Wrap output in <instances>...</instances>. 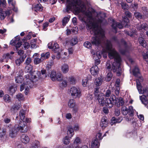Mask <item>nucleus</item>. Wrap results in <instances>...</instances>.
<instances>
[{"label":"nucleus","mask_w":148,"mask_h":148,"mask_svg":"<svg viewBox=\"0 0 148 148\" xmlns=\"http://www.w3.org/2000/svg\"><path fill=\"white\" fill-rule=\"evenodd\" d=\"M88 17V19L87 20L83 18L82 19L87 23V29L90 30L91 34L95 36L92 38V43L97 46L100 45L102 47L105 48L106 49L103 50V56L104 58H107L108 53L109 58L111 59L114 58V61L112 64L113 71L114 72H116L117 75L119 76L121 73L120 66L121 61V58L118 53L113 48L110 42L106 40L104 32L101 27V25L105 24L106 20L103 18L100 19L94 18L92 15Z\"/></svg>","instance_id":"obj_1"},{"label":"nucleus","mask_w":148,"mask_h":148,"mask_svg":"<svg viewBox=\"0 0 148 148\" xmlns=\"http://www.w3.org/2000/svg\"><path fill=\"white\" fill-rule=\"evenodd\" d=\"M50 3L53 4L55 3L57 0H49ZM66 10L67 12L70 10H74L77 13L80 12L83 13V15H79V18L82 20V18H83L87 20L88 19V16H92V12L89 10H86L85 5L81 4L80 0H66Z\"/></svg>","instance_id":"obj_2"},{"label":"nucleus","mask_w":148,"mask_h":148,"mask_svg":"<svg viewBox=\"0 0 148 148\" xmlns=\"http://www.w3.org/2000/svg\"><path fill=\"white\" fill-rule=\"evenodd\" d=\"M25 111L22 110H21L19 113V116L21 121H18V124H16L13 129L10 130L9 135L11 138L15 137L18 131L21 132L25 133L28 130V127L26 123L23 121L25 117Z\"/></svg>","instance_id":"obj_3"},{"label":"nucleus","mask_w":148,"mask_h":148,"mask_svg":"<svg viewBox=\"0 0 148 148\" xmlns=\"http://www.w3.org/2000/svg\"><path fill=\"white\" fill-rule=\"evenodd\" d=\"M117 107L122 106L124 103L123 99L121 97L116 98L114 95H112L110 98H106L105 105L109 108L113 107L114 103Z\"/></svg>","instance_id":"obj_4"},{"label":"nucleus","mask_w":148,"mask_h":148,"mask_svg":"<svg viewBox=\"0 0 148 148\" xmlns=\"http://www.w3.org/2000/svg\"><path fill=\"white\" fill-rule=\"evenodd\" d=\"M25 77L26 79L25 80V81L20 86V91H22L25 88V95H27L29 90V86L30 87V84L35 82L32 78H30V76L29 74L26 75Z\"/></svg>","instance_id":"obj_5"},{"label":"nucleus","mask_w":148,"mask_h":148,"mask_svg":"<svg viewBox=\"0 0 148 148\" xmlns=\"http://www.w3.org/2000/svg\"><path fill=\"white\" fill-rule=\"evenodd\" d=\"M123 21H122L121 24L119 23H116L114 20L113 19V23L112 25V27L115 30L116 33L117 32L116 30V27H118L120 29H122L123 26L127 27L128 24L130 22L129 20L126 17L124 16L122 17Z\"/></svg>","instance_id":"obj_6"},{"label":"nucleus","mask_w":148,"mask_h":148,"mask_svg":"<svg viewBox=\"0 0 148 148\" xmlns=\"http://www.w3.org/2000/svg\"><path fill=\"white\" fill-rule=\"evenodd\" d=\"M95 98L97 99L99 104L102 106L105 105V101L104 100V94L99 92V88H95L94 92Z\"/></svg>","instance_id":"obj_7"},{"label":"nucleus","mask_w":148,"mask_h":148,"mask_svg":"<svg viewBox=\"0 0 148 148\" xmlns=\"http://www.w3.org/2000/svg\"><path fill=\"white\" fill-rule=\"evenodd\" d=\"M70 92L71 96L75 99H79L82 96L81 91L78 87L75 86L71 87Z\"/></svg>","instance_id":"obj_8"},{"label":"nucleus","mask_w":148,"mask_h":148,"mask_svg":"<svg viewBox=\"0 0 148 148\" xmlns=\"http://www.w3.org/2000/svg\"><path fill=\"white\" fill-rule=\"evenodd\" d=\"M36 75H32V78L36 82L38 79H43L46 77V71L45 69H43L41 70V73L40 71H37L36 72Z\"/></svg>","instance_id":"obj_9"},{"label":"nucleus","mask_w":148,"mask_h":148,"mask_svg":"<svg viewBox=\"0 0 148 148\" xmlns=\"http://www.w3.org/2000/svg\"><path fill=\"white\" fill-rule=\"evenodd\" d=\"M62 75L60 73H57L54 71H52L50 74V77L51 80L53 81L57 80L60 81L62 79Z\"/></svg>","instance_id":"obj_10"},{"label":"nucleus","mask_w":148,"mask_h":148,"mask_svg":"<svg viewBox=\"0 0 148 148\" xmlns=\"http://www.w3.org/2000/svg\"><path fill=\"white\" fill-rule=\"evenodd\" d=\"M121 112L124 115H126L128 114L131 116L133 115L134 110L133 107L132 106H130L128 109H127L125 106H123L121 109Z\"/></svg>","instance_id":"obj_11"},{"label":"nucleus","mask_w":148,"mask_h":148,"mask_svg":"<svg viewBox=\"0 0 148 148\" xmlns=\"http://www.w3.org/2000/svg\"><path fill=\"white\" fill-rule=\"evenodd\" d=\"M23 72L22 70H20L16 72L15 75V79L16 83H20L23 81Z\"/></svg>","instance_id":"obj_12"},{"label":"nucleus","mask_w":148,"mask_h":148,"mask_svg":"<svg viewBox=\"0 0 148 148\" xmlns=\"http://www.w3.org/2000/svg\"><path fill=\"white\" fill-rule=\"evenodd\" d=\"M133 73V75L136 77H139L138 79H136V81L137 80H140L139 82L140 83V82H143V79L142 77L139 76L140 74L139 71V69L138 67L137 66H135L134 67V69L132 71Z\"/></svg>","instance_id":"obj_13"},{"label":"nucleus","mask_w":148,"mask_h":148,"mask_svg":"<svg viewBox=\"0 0 148 148\" xmlns=\"http://www.w3.org/2000/svg\"><path fill=\"white\" fill-rule=\"evenodd\" d=\"M10 11L9 10L4 11L0 8V19L1 20H3L7 15H9L10 14Z\"/></svg>","instance_id":"obj_14"},{"label":"nucleus","mask_w":148,"mask_h":148,"mask_svg":"<svg viewBox=\"0 0 148 148\" xmlns=\"http://www.w3.org/2000/svg\"><path fill=\"white\" fill-rule=\"evenodd\" d=\"M99 69L98 66L95 65L91 68L90 71L91 74L93 76H95L99 73Z\"/></svg>","instance_id":"obj_15"},{"label":"nucleus","mask_w":148,"mask_h":148,"mask_svg":"<svg viewBox=\"0 0 148 148\" xmlns=\"http://www.w3.org/2000/svg\"><path fill=\"white\" fill-rule=\"evenodd\" d=\"M33 69V67L32 65H26L24 69L25 72L26 73H29L28 74H29L30 76V78H31L32 75H34L33 74H32Z\"/></svg>","instance_id":"obj_16"},{"label":"nucleus","mask_w":148,"mask_h":148,"mask_svg":"<svg viewBox=\"0 0 148 148\" xmlns=\"http://www.w3.org/2000/svg\"><path fill=\"white\" fill-rule=\"evenodd\" d=\"M100 143L98 139H93L91 142V148H99Z\"/></svg>","instance_id":"obj_17"},{"label":"nucleus","mask_w":148,"mask_h":148,"mask_svg":"<svg viewBox=\"0 0 148 148\" xmlns=\"http://www.w3.org/2000/svg\"><path fill=\"white\" fill-rule=\"evenodd\" d=\"M43 8L41 5L40 4H37L36 5H33L32 10L33 11L37 12L38 11H41Z\"/></svg>","instance_id":"obj_18"},{"label":"nucleus","mask_w":148,"mask_h":148,"mask_svg":"<svg viewBox=\"0 0 148 148\" xmlns=\"http://www.w3.org/2000/svg\"><path fill=\"white\" fill-rule=\"evenodd\" d=\"M74 134V130L72 127V126L69 127L67 132V136H66V139L71 138Z\"/></svg>","instance_id":"obj_19"},{"label":"nucleus","mask_w":148,"mask_h":148,"mask_svg":"<svg viewBox=\"0 0 148 148\" xmlns=\"http://www.w3.org/2000/svg\"><path fill=\"white\" fill-rule=\"evenodd\" d=\"M108 124V121H107L106 118L105 117H103L101 120L100 122L101 126L103 128H105L107 127Z\"/></svg>","instance_id":"obj_20"},{"label":"nucleus","mask_w":148,"mask_h":148,"mask_svg":"<svg viewBox=\"0 0 148 148\" xmlns=\"http://www.w3.org/2000/svg\"><path fill=\"white\" fill-rule=\"evenodd\" d=\"M78 42L77 38L75 37L69 40H66V42L68 44H70L71 46H73L76 44Z\"/></svg>","instance_id":"obj_21"},{"label":"nucleus","mask_w":148,"mask_h":148,"mask_svg":"<svg viewBox=\"0 0 148 148\" xmlns=\"http://www.w3.org/2000/svg\"><path fill=\"white\" fill-rule=\"evenodd\" d=\"M148 27L147 25L146 24L144 23L138 25L137 26V29L142 32L146 30L148 28Z\"/></svg>","instance_id":"obj_22"},{"label":"nucleus","mask_w":148,"mask_h":148,"mask_svg":"<svg viewBox=\"0 0 148 148\" xmlns=\"http://www.w3.org/2000/svg\"><path fill=\"white\" fill-rule=\"evenodd\" d=\"M68 78L66 77H63L61 80H62V82L60 84V86L61 88L66 87L67 86V80Z\"/></svg>","instance_id":"obj_23"},{"label":"nucleus","mask_w":148,"mask_h":148,"mask_svg":"<svg viewBox=\"0 0 148 148\" xmlns=\"http://www.w3.org/2000/svg\"><path fill=\"white\" fill-rule=\"evenodd\" d=\"M69 65L66 64H64L62 65L61 66V70L63 73H66L69 71Z\"/></svg>","instance_id":"obj_24"},{"label":"nucleus","mask_w":148,"mask_h":148,"mask_svg":"<svg viewBox=\"0 0 148 148\" xmlns=\"http://www.w3.org/2000/svg\"><path fill=\"white\" fill-rule=\"evenodd\" d=\"M12 56L9 53H7L4 54L3 57V59L0 60L1 62H7L9 59H11Z\"/></svg>","instance_id":"obj_25"},{"label":"nucleus","mask_w":148,"mask_h":148,"mask_svg":"<svg viewBox=\"0 0 148 148\" xmlns=\"http://www.w3.org/2000/svg\"><path fill=\"white\" fill-rule=\"evenodd\" d=\"M25 58L23 56H21L19 58L15 60V63L17 66H19L24 60Z\"/></svg>","instance_id":"obj_26"},{"label":"nucleus","mask_w":148,"mask_h":148,"mask_svg":"<svg viewBox=\"0 0 148 148\" xmlns=\"http://www.w3.org/2000/svg\"><path fill=\"white\" fill-rule=\"evenodd\" d=\"M103 81V78L102 76L96 78L95 81V83L97 86H99L101 85Z\"/></svg>","instance_id":"obj_27"},{"label":"nucleus","mask_w":148,"mask_h":148,"mask_svg":"<svg viewBox=\"0 0 148 148\" xmlns=\"http://www.w3.org/2000/svg\"><path fill=\"white\" fill-rule=\"evenodd\" d=\"M10 44L12 45L15 46L16 49L17 50L18 48L19 47L22 45V43L21 42H13V40H11Z\"/></svg>","instance_id":"obj_28"},{"label":"nucleus","mask_w":148,"mask_h":148,"mask_svg":"<svg viewBox=\"0 0 148 148\" xmlns=\"http://www.w3.org/2000/svg\"><path fill=\"white\" fill-rule=\"evenodd\" d=\"M75 105V102L74 99H71L69 100L68 106L70 108H74Z\"/></svg>","instance_id":"obj_29"},{"label":"nucleus","mask_w":148,"mask_h":148,"mask_svg":"<svg viewBox=\"0 0 148 148\" xmlns=\"http://www.w3.org/2000/svg\"><path fill=\"white\" fill-rule=\"evenodd\" d=\"M138 40L140 45L143 47L146 48L147 46V44L144 39L141 37H140L138 38Z\"/></svg>","instance_id":"obj_30"},{"label":"nucleus","mask_w":148,"mask_h":148,"mask_svg":"<svg viewBox=\"0 0 148 148\" xmlns=\"http://www.w3.org/2000/svg\"><path fill=\"white\" fill-rule=\"evenodd\" d=\"M70 16H67L64 17L62 20V25L64 26H65L66 24L68 23L69 21Z\"/></svg>","instance_id":"obj_31"},{"label":"nucleus","mask_w":148,"mask_h":148,"mask_svg":"<svg viewBox=\"0 0 148 148\" xmlns=\"http://www.w3.org/2000/svg\"><path fill=\"white\" fill-rule=\"evenodd\" d=\"M50 56V53L48 52L46 53H42L41 54V58L42 60L47 59L49 58Z\"/></svg>","instance_id":"obj_32"},{"label":"nucleus","mask_w":148,"mask_h":148,"mask_svg":"<svg viewBox=\"0 0 148 148\" xmlns=\"http://www.w3.org/2000/svg\"><path fill=\"white\" fill-rule=\"evenodd\" d=\"M52 50L54 53H58V56L60 55V49L59 46L58 44L57 46L56 45H54V47H53Z\"/></svg>","instance_id":"obj_33"},{"label":"nucleus","mask_w":148,"mask_h":148,"mask_svg":"<svg viewBox=\"0 0 148 148\" xmlns=\"http://www.w3.org/2000/svg\"><path fill=\"white\" fill-rule=\"evenodd\" d=\"M20 106H21L19 104H15L12 108L11 110L12 111H14L15 112L16 110H17L19 109Z\"/></svg>","instance_id":"obj_34"},{"label":"nucleus","mask_w":148,"mask_h":148,"mask_svg":"<svg viewBox=\"0 0 148 148\" xmlns=\"http://www.w3.org/2000/svg\"><path fill=\"white\" fill-rule=\"evenodd\" d=\"M67 80V81L71 84H75L76 83V79L73 77H69Z\"/></svg>","instance_id":"obj_35"},{"label":"nucleus","mask_w":148,"mask_h":148,"mask_svg":"<svg viewBox=\"0 0 148 148\" xmlns=\"http://www.w3.org/2000/svg\"><path fill=\"white\" fill-rule=\"evenodd\" d=\"M16 97L19 101H23L25 99L23 95L21 93H18L16 95Z\"/></svg>","instance_id":"obj_36"},{"label":"nucleus","mask_w":148,"mask_h":148,"mask_svg":"<svg viewBox=\"0 0 148 148\" xmlns=\"http://www.w3.org/2000/svg\"><path fill=\"white\" fill-rule=\"evenodd\" d=\"M58 46V43L56 42H52L49 43L48 45V47L49 49H52L53 47H54V45Z\"/></svg>","instance_id":"obj_37"},{"label":"nucleus","mask_w":148,"mask_h":148,"mask_svg":"<svg viewBox=\"0 0 148 148\" xmlns=\"http://www.w3.org/2000/svg\"><path fill=\"white\" fill-rule=\"evenodd\" d=\"M3 99L6 102H10L11 101V98L9 95H5L3 96Z\"/></svg>","instance_id":"obj_38"},{"label":"nucleus","mask_w":148,"mask_h":148,"mask_svg":"<svg viewBox=\"0 0 148 148\" xmlns=\"http://www.w3.org/2000/svg\"><path fill=\"white\" fill-rule=\"evenodd\" d=\"M33 145H34L31 146L30 148H38L40 146L39 141L36 140H35Z\"/></svg>","instance_id":"obj_39"},{"label":"nucleus","mask_w":148,"mask_h":148,"mask_svg":"<svg viewBox=\"0 0 148 148\" xmlns=\"http://www.w3.org/2000/svg\"><path fill=\"white\" fill-rule=\"evenodd\" d=\"M16 90V88L12 86L10 87L9 89V90L10 92V94L12 95L14 93Z\"/></svg>","instance_id":"obj_40"},{"label":"nucleus","mask_w":148,"mask_h":148,"mask_svg":"<svg viewBox=\"0 0 148 148\" xmlns=\"http://www.w3.org/2000/svg\"><path fill=\"white\" fill-rule=\"evenodd\" d=\"M88 81V78L87 77H85L83 79L82 81V84L83 86L85 87L86 86Z\"/></svg>","instance_id":"obj_41"},{"label":"nucleus","mask_w":148,"mask_h":148,"mask_svg":"<svg viewBox=\"0 0 148 148\" xmlns=\"http://www.w3.org/2000/svg\"><path fill=\"white\" fill-rule=\"evenodd\" d=\"M134 15L138 19H140L142 18V15L139 12H135L134 13Z\"/></svg>","instance_id":"obj_42"},{"label":"nucleus","mask_w":148,"mask_h":148,"mask_svg":"<svg viewBox=\"0 0 148 148\" xmlns=\"http://www.w3.org/2000/svg\"><path fill=\"white\" fill-rule=\"evenodd\" d=\"M6 4L5 0H0V5L1 7L3 8H5L6 7Z\"/></svg>","instance_id":"obj_43"},{"label":"nucleus","mask_w":148,"mask_h":148,"mask_svg":"<svg viewBox=\"0 0 148 148\" xmlns=\"http://www.w3.org/2000/svg\"><path fill=\"white\" fill-rule=\"evenodd\" d=\"M116 123H117V122L116 121V119L114 117H112L110 123V124L111 125H115Z\"/></svg>","instance_id":"obj_44"},{"label":"nucleus","mask_w":148,"mask_h":148,"mask_svg":"<svg viewBox=\"0 0 148 148\" xmlns=\"http://www.w3.org/2000/svg\"><path fill=\"white\" fill-rule=\"evenodd\" d=\"M42 59L41 58H36L34 60V62L35 64H38L40 63L42 61Z\"/></svg>","instance_id":"obj_45"},{"label":"nucleus","mask_w":148,"mask_h":148,"mask_svg":"<svg viewBox=\"0 0 148 148\" xmlns=\"http://www.w3.org/2000/svg\"><path fill=\"white\" fill-rule=\"evenodd\" d=\"M84 46L88 49H90L91 47V44L88 41H86L84 43Z\"/></svg>","instance_id":"obj_46"},{"label":"nucleus","mask_w":148,"mask_h":148,"mask_svg":"<svg viewBox=\"0 0 148 148\" xmlns=\"http://www.w3.org/2000/svg\"><path fill=\"white\" fill-rule=\"evenodd\" d=\"M112 77V74L109 72L108 74L106 77V80L107 81H110Z\"/></svg>","instance_id":"obj_47"},{"label":"nucleus","mask_w":148,"mask_h":148,"mask_svg":"<svg viewBox=\"0 0 148 148\" xmlns=\"http://www.w3.org/2000/svg\"><path fill=\"white\" fill-rule=\"evenodd\" d=\"M31 58L30 57H28L25 60V62L24 64L26 65H31L30 64L31 62Z\"/></svg>","instance_id":"obj_48"},{"label":"nucleus","mask_w":148,"mask_h":148,"mask_svg":"<svg viewBox=\"0 0 148 148\" xmlns=\"http://www.w3.org/2000/svg\"><path fill=\"white\" fill-rule=\"evenodd\" d=\"M8 1L9 5L14 6L16 5V1L14 0H8Z\"/></svg>","instance_id":"obj_49"},{"label":"nucleus","mask_w":148,"mask_h":148,"mask_svg":"<svg viewBox=\"0 0 148 148\" xmlns=\"http://www.w3.org/2000/svg\"><path fill=\"white\" fill-rule=\"evenodd\" d=\"M143 59L147 62H148V51L146 52V53H143Z\"/></svg>","instance_id":"obj_50"},{"label":"nucleus","mask_w":148,"mask_h":148,"mask_svg":"<svg viewBox=\"0 0 148 148\" xmlns=\"http://www.w3.org/2000/svg\"><path fill=\"white\" fill-rule=\"evenodd\" d=\"M102 135L100 132L97 133L95 136V139H102Z\"/></svg>","instance_id":"obj_51"},{"label":"nucleus","mask_w":148,"mask_h":148,"mask_svg":"<svg viewBox=\"0 0 148 148\" xmlns=\"http://www.w3.org/2000/svg\"><path fill=\"white\" fill-rule=\"evenodd\" d=\"M121 5L122 8L124 10H127L128 8V5L126 3H121Z\"/></svg>","instance_id":"obj_52"},{"label":"nucleus","mask_w":148,"mask_h":148,"mask_svg":"<svg viewBox=\"0 0 148 148\" xmlns=\"http://www.w3.org/2000/svg\"><path fill=\"white\" fill-rule=\"evenodd\" d=\"M73 130L77 131L79 130V125L78 123L75 124L73 126Z\"/></svg>","instance_id":"obj_53"},{"label":"nucleus","mask_w":148,"mask_h":148,"mask_svg":"<svg viewBox=\"0 0 148 148\" xmlns=\"http://www.w3.org/2000/svg\"><path fill=\"white\" fill-rule=\"evenodd\" d=\"M106 66L108 71H110L111 70L113 71L112 68L111 69V66L109 61H108L106 62Z\"/></svg>","instance_id":"obj_54"},{"label":"nucleus","mask_w":148,"mask_h":148,"mask_svg":"<svg viewBox=\"0 0 148 148\" xmlns=\"http://www.w3.org/2000/svg\"><path fill=\"white\" fill-rule=\"evenodd\" d=\"M75 140L74 142V144L71 145H71H70V147H69V148H73L75 147V143H78L80 142V139H75Z\"/></svg>","instance_id":"obj_55"},{"label":"nucleus","mask_w":148,"mask_h":148,"mask_svg":"<svg viewBox=\"0 0 148 148\" xmlns=\"http://www.w3.org/2000/svg\"><path fill=\"white\" fill-rule=\"evenodd\" d=\"M23 46L25 49H27L30 47V45L29 43L27 42H24Z\"/></svg>","instance_id":"obj_56"},{"label":"nucleus","mask_w":148,"mask_h":148,"mask_svg":"<svg viewBox=\"0 0 148 148\" xmlns=\"http://www.w3.org/2000/svg\"><path fill=\"white\" fill-rule=\"evenodd\" d=\"M49 23L48 22L44 23L43 25V29L44 31H46L47 29V27L48 26Z\"/></svg>","instance_id":"obj_57"},{"label":"nucleus","mask_w":148,"mask_h":148,"mask_svg":"<svg viewBox=\"0 0 148 148\" xmlns=\"http://www.w3.org/2000/svg\"><path fill=\"white\" fill-rule=\"evenodd\" d=\"M111 95V91L109 90H107L105 94V95H104V97H110V95Z\"/></svg>","instance_id":"obj_58"},{"label":"nucleus","mask_w":148,"mask_h":148,"mask_svg":"<svg viewBox=\"0 0 148 148\" xmlns=\"http://www.w3.org/2000/svg\"><path fill=\"white\" fill-rule=\"evenodd\" d=\"M78 31V28L77 27H74L72 29V32L73 34H77Z\"/></svg>","instance_id":"obj_59"},{"label":"nucleus","mask_w":148,"mask_h":148,"mask_svg":"<svg viewBox=\"0 0 148 148\" xmlns=\"http://www.w3.org/2000/svg\"><path fill=\"white\" fill-rule=\"evenodd\" d=\"M119 89H120V88H119V86H117L116 88V89L115 90V94L117 95H119Z\"/></svg>","instance_id":"obj_60"},{"label":"nucleus","mask_w":148,"mask_h":148,"mask_svg":"<svg viewBox=\"0 0 148 148\" xmlns=\"http://www.w3.org/2000/svg\"><path fill=\"white\" fill-rule=\"evenodd\" d=\"M10 121V119L8 117H6L4 119V121L5 123H8Z\"/></svg>","instance_id":"obj_61"},{"label":"nucleus","mask_w":148,"mask_h":148,"mask_svg":"<svg viewBox=\"0 0 148 148\" xmlns=\"http://www.w3.org/2000/svg\"><path fill=\"white\" fill-rule=\"evenodd\" d=\"M102 53L99 51H98L96 52V56L98 59H99L101 58Z\"/></svg>","instance_id":"obj_62"},{"label":"nucleus","mask_w":148,"mask_h":148,"mask_svg":"<svg viewBox=\"0 0 148 148\" xmlns=\"http://www.w3.org/2000/svg\"><path fill=\"white\" fill-rule=\"evenodd\" d=\"M133 134H134L133 132L128 131L126 133V136H127V137L129 138L130 137V136H132Z\"/></svg>","instance_id":"obj_63"},{"label":"nucleus","mask_w":148,"mask_h":148,"mask_svg":"<svg viewBox=\"0 0 148 148\" xmlns=\"http://www.w3.org/2000/svg\"><path fill=\"white\" fill-rule=\"evenodd\" d=\"M92 94L88 93L86 96L87 99L88 100H91L92 98Z\"/></svg>","instance_id":"obj_64"}]
</instances>
